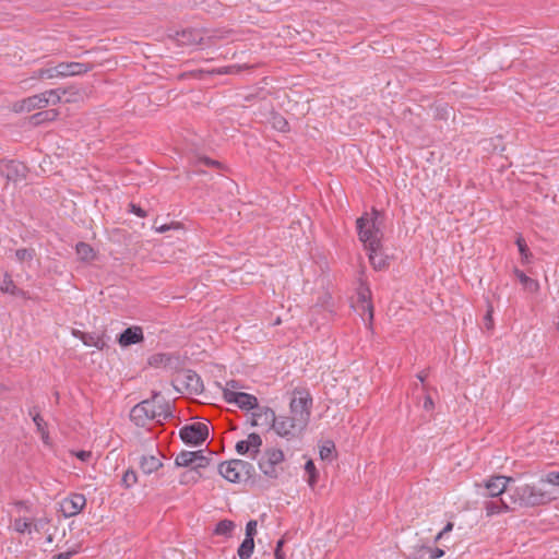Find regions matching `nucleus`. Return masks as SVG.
Wrapping results in <instances>:
<instances>
[{
	"instance_id": "27",
	"label": "nucleus",
	"mask_w": 559,
	"mask_h": 559,
	"mask_svg": "<svg viewBox=\"0 0 559 559\" xmlns=\"http://www.w3.org/2000/svg\"><path fill=\"white\" fill-rule=\"evenodd\" d=\"M177 36L178 41L181 45H198L202 39L199 33L191 29H185L181 33H178Z\"/></svg>"
},
{
	"instance_id": "3",
	"label": "nucleus",
	"mask_w": 559,
	"mask_h": 559,
	"mask_svg": "<svg viewBox=\"0 0 559 559\" xmlns=\"http://www.w3.org/2000/svg\"><path fill=\"white\" fill-rule=\"evenodd\" d=\"M306 427L302 417L297 419L293 416H276L273 430L278 437L289 441L299 438Z\"/></svg>"
},
{
	"instance_id": "32",
	"label": "nucleus",
	"mask_w": 559,
	"mask_h": 559,
	"mask_svg": "<svg viewBox=\"0 0 559 559\" xmlns=\"http://www.w3.org/2000/svg\"><path fill=\"white\" fill-rule=\"evenodd\" d=\"M29 415L32 416L37 430L41 433L43 439L46 440L48 438V432L46 431V423L44 421L37 408H32L29 411Z\"/></svg>"
},
{
	"instance_id": "47",
	"label": "nucleus",
	"mask_w": 559,
	"mask_h": 559,
	"mask_svg": "<svg viewBox=\"0 0 559 559\" xmlns=\"http://www.w3.org/2000/svg\"><path fill=\"white\" fill-rule=\"evenodd\" d=\"M230 34H231V32L227 31V29H216L211 35V38H214V39H228Z\"/></svg>"
},
{
	"instance_id": "35",
	"label": "nucleus",
	"mask_w": 559,
	"mask_h": 559,
	"mask_svg": "<svg viewBox=\"0 0 559 559\" xmlns=\"http://www.w3.org/2000/svg\"><path fill=\"white\" fill-rule=\"evenodd\" d=\"M235 528V523L230 520H222L216 524L214 533L216 535L229 536Z\"/></svg>"
},
{
	"instance_id": "25",
	"label": "nucleus",
	"mask_w": 559,
	"mask_h": 559,
	"mask_svg": "<svg viewBox=\"0 0 559 559\" xmlns=\"http://www.w3.org/2000/svg\"><path fill=\"white\" fill-rule=\"evenodd\" d=\"M514 275L518 277L525 290L530 293H537L539 290V283L536 280L528 277L523 271L514 269Z\"/></svg>"
},
{
	"instance_id": "44",
	"label": "nucleus",
	"mask_w": 559,
	"mask_h": 559,
	"mask_svg": "<svg viewBox=\"0 0 559 559\" xmlns=\"http://www.w3.org/2000/svg\"><path fill=\"white\" fill-rule=\"evenodd\" d=\"M138 481L136 473L128 469L122 476L121 483L126 488H131Z\"/></svg>"
},
{
	"instance_id": "39",
	"label": "nucleus",
	"mask_w": 559,
	"mask_h": 559,
	"mask_svg": "<svg viewBox=\"0 0 559 559\" xmlns=\"http://www.w3.org/2000/svg\"><path fill=\"white\" fill-rule=\"evenodd\" d=\"M243 386L241 385V383L237 380H229L226 382V385L223 388V397L225 400V402H227V399L229 397L227 394L228 393H240V389H242Z\"/></svg>"
},
{
	"instance_id": "48",
	"label": "nucleus",
	"mask_w": 559,
	"mask_h": 559,
	"mask_svg": "<svg viewBox=\"0 0 559 559\" xmlns=\"http://www.w3.org/2000/svg\"><path fill=\"white\" fill-rule=\"evenodd\" d=\"M236 451L240 455H245V454L249 453L251 450L246 440H240L236 443Z\"/></svg>"
},
{
	"instance_id": "29",
	"label": "nucleus",
	"mask_w": 559,
	"mask_h": 559,
	"mask_svg": "<svg viewBox=\"0 0 559 559\" xmlns=\"http://www.w3.org/2000/svg\"><path fill=\"white\" fill-rule=\"evenodd\" d=\"M59 71L58 66L49 67V68H41L36 71H34L33 79H39V80H51V79H59Z\"/></svg>"
},
{
	"instance_id": "6",
	"label": "nucleus",
	"mask_w": 559,
	"mask_h": 559,
	"mask_svg": "<svg viewBox=\"0 0 559 559\" xmlns=\"http://www.w3.org/2000/svg\"><path fill=\"white\" fill-rule=\"evenodd\" d=\"M284 461V453L280 449H269L259 460L260 471L270 478L280 475L278 465Z\"/></svg>"
},
{
	"instance_id": "14",
	"label": "nucleus",
	"mask_w": 559,
	"mask_h": 559,
	"mask_svg": "<svg viewBox=\"0 0 559 559\" xmlns=\"http://www.w3.org/2000/svg\"><path fill=\"white\" fill-rule=\"evenodd\" d=\"M229 397L227 399L228 404H234L240 409L243 411H253V408H257L259 402L258 399L249 393L240 392V393H228Z\"/></svg>"
},
{
	"instance_id": "7",
	"label": "nucleus",
	"mask_w": 559,
	"mask_h": 559,
	"mask_svg": "<svg viewBox=\"0 0 559 559\" xmlns=\"http://www.w3.org/2000/svg\"><path fill=\"white\" fill-rule=\"evenodd\" d=\"M312 397L307 392H298L289 404L290 416L301 419L308 426L311 415Z\"/></svg>"
},
{
	"instance_id": "19",
	"label": "nucleus",
	"mask_w": 559,
	"mask_h": 559,
	"mask_svg": "<svg viewBox=\"0 0 559 559\" xmlns=\"http://www.w3.org/2000/svg\"><path fill=\"white\" fill-rule=\"evenodd\" d=\"M57 66L60 78L81 75L91 70L90 64L75 61L60 62Z\"/></svg>"
},
{
	"instance_id": "31",
	"label": "nucleus",
	"mask_w": 559,
	"mask_h": 559,
	"mask_svg": "<svg viewBox=\"0 0 559 559\" xmlns=\"http://www.w3.org/2000/svg\"><path fill=\"white\" fill-rule=\"evenodd\" d=\"M195 459L194 451H181L175 459V464L179 467H191Z\"/></svg>"
},
{
	"instance_id": "26",
	"label": "nucleus",
	"mask_w": 559,
	"mask_h": 559,
	"mask_svg": "<svg viewBox=\"0 0 559 559\" xmlns=\"http://www.w3.org/2000/svg\"><path fill=\"white\" fill-rule=\"evenodd\" d=\"M485 510L488 516L500 514L510 510L509 504L503 500L488 501L485 503Z\"/></svg>"
},
{
	"instance_id": "57",
	"label": "nucleus",
	"mask_w": 559,
	"mask_h": 559,
	"mask_svg": "<svg viewBox=\"0 0 559 559\" xmlns=\"http://www.w3.org/2000/svg\"><path fill=\"white\" fill-rule=\"evenodd\" d=\"M283 545H284V539H280V540L276 543V547H275V549H282V548H283Z\"/></svg>"
},
{
	"instance_id": "16",
	"label": "nucleus",
	"mask_w": 559,
	"mask_h": 559,
	"mask_svg": "<svg viewBox=\"0 0 559 559\" xmlns=\"http://www.w3.org/2000/svg\"><path fill=\"white\" fill-rule=\"evenodd\" d=\"M0 171L8 179V181H19L25 178L26 166L21 162L8 160L3 163Z\"/></svg>"
},
{
	"instance_id": "18",
	"label": "nucleus",
	"mask_w": 559,
	"mask_h": 559,
	"mask_svg": "<svg viewBox=\"0 0 559 559\" xmlns=\"http://www.w3.org/2000/svg\"><path fill=\"white\" fill-rule=\"evenodd\" d=\"M143 340H144L143 330H142V328H140L138 325L127 328L119 334V336L117 338L119 345L122 347H128V346L141 343V342H143Z\"/></svg>"
},
{
	"instance_id": "10",
	"label": "nucleus",
	"mask_w": 559,
	"mask_h": 559,
	"mask_svg": "<svg viewBox=\"0 0 559 559\" xmlns=\"http://www.w3.org/2000/svg\"><path fill=\"white\" fill-rule=\"evenodd\" d=\"M154 401H142L136 404L130 412V419L139 427H144L154 418Z\"/></svg>"
},
{
	"instance_id": "55",
	"label": "nucleus",
	"mask_w": 559,
	"mask_h": 559,
	"mask_svg": "<svg viewBox=\"0 0 559 559\" xmlns=\"http://www.w3.org/2000/svg\"><path fill=\"white\" fill-rule=\"evenodd\" d=\"M73 555V551H64L56 555L53 559H70Z\"/></svg>"
},
{
	"instance_id": "28",
	"label": "nucleus",
	"mask_w": 559,
	"mask_h": 559,
	"mask_svg": "<svg viewBox=\"0 0 559 559\" xmlns=\"http://www.w3.org/2000/svg\"><path fill=\"white\" fill-rule=\"evenodd\" d=\"M79 259L83 262H91L95 258V251L91 245L86 242H79L75 247Z\"/></svg>"
},
{
	"instance_id": "8",
	"label": "nucleus",
	"mask_w": 559,
	"mask_h": 559,
	"mask_svg": "<svg viewBox=\"0 0 559 559\" xmlns=\"http://www.w3.org/2000/svg\"><path fill=\"white\" fill-rule=\"evenodd\" d=\"M179 436L185 443L199 445L207 438L209 427L203 423L186 425L180 429Z\"/></svg>"
},
{
	"instance_id": "21",
	"label": "nucleus",
	"mask_w": 559,
	"mask_h": 559,
	"mask_svg": "<svg viewBox=\"0 0 559 559\" xmlns=\"http://www.w3.org/2000/svg\"><path fill=\"white\" fill-rule=\"evenodd\" d=\"M194 454H195V459H193V464H191V471L185 473L182 475V477H187V476L191 475V479H193L195 481L198 479V477L200 476L199 469L205 468L210 464L211 459L203 455L202 450L194 451Z\"/></svg>"
},
{
	"instance_id": "40",
	"label": "nucleus",
	"mask_w": 559,
	"mask_h": 559,
	"mask_svg": "<svg viewBox=\"0 0 559 559\" xmlns=\"http://www.w3.org/2000/svg\"><path fill=\"white\" fill-rule=\"evenodd\" d=\"M14 530L21 534L32 533V523L25 518H17L14 520Z\"/></svg>"
},
{
	"instance_id": "13",
	"label": "nucleus",
	"mask_w": 559,
	"mask_h": 559,
	"mask_svg": "<svg viewBox=\"0 0 559 559\" xmlns=\"http://www.w3.org/2000/svg\"><path fill=\"white\" fill-rule=\"evenodd\" d=\"M47 106V100L45 98V94H36L29 97H26L14 104V110L20 112H29L35 109H41Z\"/></svg>"
},
{
	"instance_id": "37",
	"label": "nucleus",
	"mask_w": 559,
	"mask_h": 559,
	"mask_svg": "<svg viewBox=\"0 0 559 559\" xmlns=\"http://www.w3.org/2000/svg\"><path fill=\"white\" fill-rule=\"evenodd\" d=\"M57 116H58V110L49 109V110H45V111L35 114L32 117V119L34 120L35 123H41L45 121H52L57 118Z\"/></svg>"
},
{
	"instance_id": "49",
	"label": "nucleus",
	"mask_w": 559,
	"mask_h": 559,
	"mask_svg": "<svg viewBox=\"0 0 559 559\" xmlns=\"http://www.w3.org/2000/svg\"><path fill=\"white\" fill-rule=\"evenodd\" d=\"M429 554L431 559H439L444 555V550L441 548H424Z\"/></svg>"
},
{
	"instance_id": "46",
	"label": "nucleus",
	"mask_w": 559,
	"mask_h": 559,
	"mask_svg": "<svg viewBox=\"0 0 559 559\" xmlns=\"http://www.w3.org/2000/svg\"><path fill=\"white\" fill-rule=\"evenodd\" d=\"M255 534H257V521L251 520L246 525V536L245 537L254 539Z\"/></svg>"
},
{
	"instance_id": "45",
	"label": "nucleus",
	"mask_w": 559,
	"mask_h": 559,
	"mask_svg": "<svg viewBox=\"0 0 559 559\" xmlns=\"http://www.w3.org/2000/svg\"><path fill=\"white\" fill-rule=\"evenodd\" d=\"M542 483L559 486V472H549Z\"/></svg>"
},
{
	"instance_id": "34",
	"label": "nucleus",
	"mask_w": 559,
	"mask_h": 559,
	"mask_svg": "<svg viewBox=\"0 0 559 559\" xmlns=\"http://www.w3.org/2000/svg\"><path fill=\"white\" fill-rule=\"evenodd\" d=\"M246 441L251 450V456L255 459L257 454L260 452V447L262 445L261 437L258 433L252 432L248 436Z\"/></svg>"
},
{
	"instance_id": "60",
	"label": "nucleus",
	"mask_w": 559,
	"mask_h": 559,
	"mask_svg": "<svg viewBox=\"0 0 559 559\" xmlns=\"http://www.w3.org/2000/svg\"><path fill=\"white\" fill-rule=\"evenodd\" d=\"M417 378L419 379L420 382H424L426 377L421 373L417 374Z\"/></svg>"
},
{
	"instance_id": "2",
	"label": "nucleus",
	"mask_w": 559,
	"mask_h": 559,
	"mask_svg": "<svg viewBox=\"0 0 559 559\" xmlns=\"http://www.w3.org/2000/svg\"><path fill=\"white\" fill-rule=\"evenodd\" d=\"M380 215L379 211L372 209L371 213H366L357 219L359 239L364 242L365 247L381 242Z\"/></svg>"
},
{
	"instance_id": "54",
	"label": "nucleus",
	"mask_w": 559,
	"mask_h": 559,
	"mask_svg": "<svg viewBox=\"0 0 559 559\" xmlns=\"http://www.w3.org/2000/svg\"><path fill=\"white\" fill-rule=\"evenodd\" d=\"M423 407L426 409V411H430L433 408V401L432 399L427 395L424 400V404H423Z\"/></svg>"
},
{
	"instance_id": "24",
	"label": "nucleus",
	"mask_w": 559,
	"mask_h": 559,
	"mask_svg": "<svg viewBox=\"0 0 559 559\" xmlns=\"http://www.w3.org/2000/svg\"><path fill=\"white\" fill-rule=\"evenodd\" d=\"M72 334L73 336L80 338L85 346L103 348L105 344L103 338L95 333H85L79 330H73Z\"/></svg>"
},
{
	"instance_id": "1",
	"label": "nucleus",
	"mask_w": 559,
	"mask_h": 559,
	"mask_svg": "<svg viewBox=\"0 0 559 559\" xmlns=\"http://www.w3.org/2000/svg\"><path fill=\"white\" fill-rule=\"evenodd\" d=\"M509 496L514 504L524 508L538 507L552 500L550 492L540 485L522 484L509 489Z\"/></svg>"
},
{
	"instance_id": "41",
	"label": "nucleus",
	"mask_w": 559,
	"mask_h": 559,
	"mask_svg": "<svg viewBox=\"0 0 559 559\" xmlns=\"http://www.w3.org/2000/svg\"><path fill=\"white\" fill-rule=\"evenodd\" d=\"M35 257L34 249L21 248L15 251V258L20 262H31Z\"/></svg>"
},
{
	"instance_id": "20",
	"label": "nucleus",
	"mask_w": 559,
	"mask_h": 559,
	"mask_svg": "<svg viewBox=\"0 0 559 559\" xmlns=\"http://www.w3.org/2000/svg\"><path fill=\"white\" fill-rule=\"evenodd\" d=\"M368 250L369 261L374 270H383L388 265L386 255L383 254L381 242L374 246L366 247Z\"/></svg>"
},
{
	"instance_id": "15",
	"label": "nucleus",
	"mask_w": 559,
	"mask_h": 559,
	"mask_svg": "<svg viewBox=\"0 0 559 559\" xmlns=\"http://www.w3.org/2000/svg\"><path fill=\"white\" fill-rule=\"evenodd\" d=\"M86 499L82 493H72L62 501V511L67 518L79 514L85 507Z\"/></svg>"
},
{
	"instance_id": "22",
	"label": "nucleus",
	"mask_w": 559,
	"mask_h": 559,
	"mask_svg": "<svg viewBox=\"0 0 559 559\" xmlns=\"http://www.w3.org/2000/svg\"><path fill=\"white\" fill-rule=\"evenodd\" d=\"M141 471L144 474H152L163 466L162 461L154 454L142 455L139 461Z\"/></svg>"
},
{
	"instance_id": "36",
	"label": "nucleus",
	"mask_w": 559,
	"mask_h": 559,
	"mask_svg": "<svg viewBox=\"0 0 559 559\" xmlns=\"http://www.w3.org/2000/svg\"><path fill=\"white\" fill-rule=\"evenodd\" d=\"M515 243H516L519 252L521 254L522 263H524V264L530 263L532 253L530 252V249H528L525 240L521 236H519L515 240Z\"/></svg>"
},
{
	"instance_id": "61",
	"label": "nucleus",
	"mask_w": 559,
	"mask_h": 559,
	"mask_svg": "<svg viewBox=\"0 0 559 559\" xmlns=\"http://www.w3.org/2000/svg\"><path fill=\"white\" fill-rule=\"evenodd\" d=\"M407 559H416V558H411V557H408Z\"/></svg>"
},
{
	"instance_id": "12",
	"label": "nucleus",
	"mask_w": 559,
	"mask_h": 559,
	"mask_svg": "<svg viewBox=\"0 0 559 559\" xmlns=\"http://www.w3.org/2000/svg\"><path fill=\"white\" fill-rule=\"evenodd\" d=\"M512 478L502 475L490 477L485 481V495L495 498L502 495L504 491L509 492L510 488L508 486Z\"/></svg>"
},
{
	"instance_id": "30",
	"label": "nucleus",
	"mask_w": 559,
	"mask_h": 559,
	"mask_svg": "<svg viewBox=\"0 0 559 559\" xmlns=\"http://www.w3.org/2000/svg\"><path fill=\"white\" fill-rule=\"evenodd\" d=\"M254 550V539L245 537L242 543L240 544L237 554L240 559H249Z\"/></svg>"
},
{
	"instance_id": "4",
	"label": "nucleus",
	"mask_w": 559,
	"mask_h": 559,
	"mask_svg": "<svg viewBox=\"0 0 559 559\" xmlns=\"http://www.w3.org/2000/svg\"><path fill=\"white\" fill-rule=\"evenodd\" d=\"M174 388L178 392H186L194 395L201 394L204 390L201 377L192 370H185L178 374L174 380Z\"/></svg>"
},
{
	"instance_id": "53",
	"label": "nucleus",
	"mask_w": 559,
	"mask_h": 559,
	"mask_svg": "<svg viewBox=\"0 0 559 559\" xmlns=\"http://www.w3.org/2000/svg\"><path fill=\"white\" fill-rule=\"evenodd\" d=\"M240 69V67H237V66H228V67H224L219 73H224V74H230V73H234L235 71H238Z\"/></svg>"
},
{
	"instance_id": "9",
	"label": "nucleus",
	"mask_w": 559,
	"mask_h": 559,
	"mask_svg": "<svg viewBox=\"0 0 559 559\" xmlns=\"http://www.w3.org/2000/svg\"><path fill=\"white\" fill-rule=\"evenodd\" d=\"M148 365L155 368H164L170 372H177L182 369L183 361L177 354L158 353L148 358Z\"/></svg>"
},
{
	"instance_id": "11",
	"label": "nucleus",
	"mask_w": 559,
	"mask_h": 559,
	"mask_svg": "<svg viewBox=\"0 0 559 559\" xmlns=\"http://www.w3.org/2000/svg\"><path fill=\"white\" fill-rule=\"evenodd\" d=\"M275 418L276 415L272 408L258 404L251 413V426L273 430Z\"/></svg>"
},
{
	"instance_id": "23",
	"label": "nucleus",
	"mask_w": 559,
	"mask_h": 559,
	"mask_svg": "<svg viewBox=\"0 0 559 559\" xmlns=\"http://www.w3.org/2000/svg\"><path fill=\"white\" fill-rule=\"evenodd\" d=\"M0 290L13 296L25 297V292L17 288L9 273L0 274Z\"/></svg>"
},
{
	"instance_id": "59",
	"label": "nucleus",
	"mask_w": 559,
	"mask_h": 559,
	"mask_svg": "<svg viewBox=\"0 0 559 559\" xmlns=\"http://www.w3.org/2000/svg\"><path fill=\"white\" fill-rule=\"evenodd\" d=\"M204 162L206 165H216L217 164L216 162L211 160L210 158H205Z\"/></svg>"
},
{
	"instance_id": "51",
	"label": "nucleus",
	"mask_w": 559,
	"mask_h": 559,
	"mask_svg": "<svg viewBox=\"0 0 559 559\" xmlns=\"http://www.w3.org/2000/svg\"><path fill=\"white\" fill-rule=\"evenodd\" d=\"M130 212L135 214L136 216L139 217H145L146 216V212L141 209L139 205H135L133 203L130 204Z\"/></svg>"
},
{
	"instance_id": "43",
	"label": "nucleus",
	"mask_w": 559,
	"mask_h": 559,
	"mask_svg": "<svg viewBox=\"0 0 559 559\" xmlns=\"http://www.w3.org/2000/svg\"><path fill=\"white\" fill-rule=\"evenodd\" d=\"M334 444L331 441H326L320 447L319 454L322 460H331L333 455Z\"/></svg>"
},
{
	"instance_id": "56",
	"label": "nucleus",
	"mask_w": 559,
	"mask_h": 559,
	"mask_svg": "<svg viewBox=\"0 0 559 559\" xmlns=\"http://www.w3.org/2000/svg\"><path fill=\"white\" fill-rule=\"evenodd\" d=\"M275 559H285V554L283 551V549H275Z\"/></svg>"
},
{
	"instance_id": "38",
	"label": "nucleus",
	"mask_w": 559,
	"mask_h": 559,
	"mask_svg": "<svg viewBox=\"0 0 559 559\" xmlns=\"http://www.w3.org/2000/svg\"><path fill=\"white\" fill-rule=\"evenodd\" d=\"M359 300L361 301V308L364 311H368L369 313V320L371 321L373 319V311H372V305L369 300V290L362 289L359 292Z\"/></svg>"
},
{
	"instance_id": "52",
	"label": "nucleus",
	"mask_w": 559,
	"mask_h": 559,
	"mask_svg": "<svg viewBox=\"0 0 559 559\" xmlns=\"http://www.w3.org/2000/svg\"><path fill=\"white\" fill-rule=\"evenodd\" d=\"M76 457L83 462H87L90 457L92 456V453L90 451H79L75 453Z\"/></svg>"
},
{
	"instance_id": "5",
	"label": "nucleus",
	"mask_w": 559,
	"mask_h": 559,
	"mask_svg": "<svg viewBox=\"0 0 559 559\" xmlns=\"http://www.w3.org/2000/svg\"><path fill=\"white\" fill-rule=\"evenodd\" d=\"M251 464L242 460H231L218 466L219 474L230 483H239L249 477Z\"/></svg>"
},
{
	"instance_id": "42",
	"label": "nucleus",
	"mask_w": 559,
	"mask_h": 559,
	"mask_svg": "<svg viewBox=\"0 0 559 559\" xmlns=\"http://www.w3.org/2000/svg\"><path fill=\"white\" fill-rule=\"evenodd\" d=\"M305 471L309 475L308 483L312 487L317 483V469L313 461L309 460L305 464Z\"/></svg>"
},
{
	"instance_id": "50",
	"label": "nucleus",
	"mask_w": 559,
	"mask_h": 559,
	"mask_svg": "<svg viewBox=\"0 0 559 559\" xmlns=\"http://www.w3.org/2000/svg\"><path fill=\"white\" fill-rule=\"evenodd\" d=\"M453 530V523L452 522H448L447 525L437 534L436 536V540H440L443 538V536L451 532Z\"/></svg>"
},
{
	"instance_id": "58",
	"label": "nucleus",
	"mask_w": 559,
	"mask_h": 559,
	"mask_svg": "<svg viewBox=\"0 0 559 559\" xmlns=\"http://www.w3.org/2000/svg\"><path fill=\"white\" fill-rule=\"evenodd\" d=\"M168 229H169V227H168L167 225H163V226H160V227H158V228H157V230H158L159 233H164V231H166V230H168Z\"/></svg>"
},
{
	"instance_id": "33",
	"label": "nucleus",
	"mask_w": 559,
	"mask_h": 559,
	"mask_svg": "<svg viewBox=\"0 0 559 559\" xmlns=\"http://www.w3.org/2000/svg\"><path fill=\"white\" fill-rule=\"evenodd\" d=\"M43 93L45 94V98L47 100V106L48 105L55 106L61 102V97H62V95L66 94V91L61 90V88H55V90L45 91Z\"/></svg>"
},
{
	"instance_id": "17",
	"label": "nucleus",
	"mask_w": 559,
	"mask_h": 559,
	"mask_svg": "<svg viewBox=\"0 0 559 559\" xmlns=\"http://www.w3.org/2000/svg\"><path fill=\"white\" fill-rule=\"evenodd\" d=\"M148 401H154V418L157 423L173 417L170 405L160 393L155 392Z\"/></svg>"
}]
</instances>
